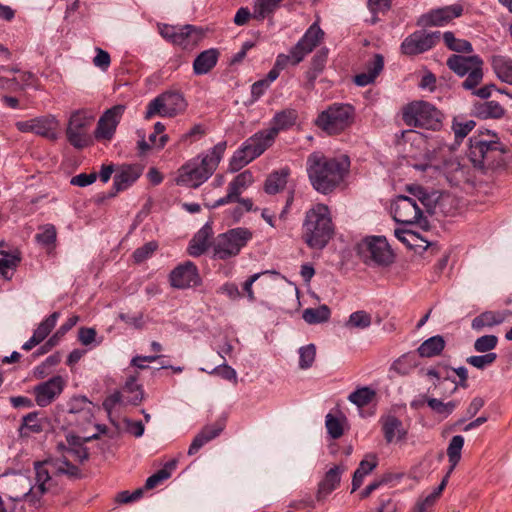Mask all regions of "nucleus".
Wrapping results in <instances>:
<instances>
[{
	"label": "nucleus",
	"instance_id": "obj_1",
	"mask_svg": "<svg viewBox=\"0 0 512 512\" xmlns=\"http://www.w3.org/2000/svg\"><path fill=\"white\" fill-rule=\"evenodd\" d=\"M34 469L36 484L32 485L28 477L21 475L16 478V482L22 487V491L10 495L12 501H24L34 509L42 507V497L50 488L56 485V477L66 475L69 478H77L80 475L79 468L73 465L66 456L35 462Z\"/></svg>",
	"mask_w": 512,
	"mask_h": 512
},
{
	"label": "nucleus",
	"instance_id": "obj_2",
	"mask_svg": "<svg viewBox=\"0 0 512 512\" xmlns=\"http://www.w3.org/2000/svg\"><path fill=\"white\" fill-rule=\"evenodd\" d=\"M349 166L347 156L326 157L320 152L310 154L306 162L311 185L322 194L330 193L343 181Z\"/></svg>",
	"mask_w": 512,
	"mask_h": 512
},
{
	"label": "nucleus",
	"instance_id": "obj_3",
	"mask_svg": "<svg viewBox=\"0 0 512 512\" xmlns=\"http://www.w3.org/2000/svg\"><path fill=\"white\" fill-rule=\"evenodd\" d=\"M226 142L217 143L201 160L194 158L183 165L176 178L178 185L197 188L206 182L217 169L226 150Z\"/></svg>",
	"mask_w": 512,
	"mask_h": 512
},
{
	"label": "nucleus",
	"instance_id": "obj_4",
	"mask_svg": "<svg viewBox=\"0 0 512 512\" xmlns=\"http://www.w3.org/2000/svg\"><path fill=\"white\" fill-rule=\"evenodd\" d=\"M482 137L470 138L468 156L475 167L497 168L506 165L510 160L511 150L497 139L495 133Z\"/></svg>",
	"mask_w": 512,
	"mask_h": 512
},
{
	"label": "nucleus",
	"instance_id": "obj_5",
	"mask_svg": "<svg viewBox=\"0 0 512 512\" xmlns=\"http://www.w3.org/2000/svg\"><path fill=\"white\" fill-rule=\"evenodd\" d=\"M303 240L311 248L323 249L334 234L328 206L316 204L306 212L303 222Z\"/></svg>",
	"mask_w": 512,
	"mask_h": 512
},
{
	"label": "nucleus",
	"instance_id": "obj_6",
	"mask_svg": "<svg viewBox=\"0 0 512 512\" xmlns=\"http://www.w3.org/2000/svg\"><path fill=\"white\" fill-rule=\"evenodd\" d=\"M402 119L408 126L437 131L442 127L443 114L426 101H413L402 111Z\"/></svg>",
	"mask_w": 512,
	"mask_h": 512
},
{
	"label": "nucleus",
	"instance_id": "obj_7",
	"mask_svg": "<svg viewBox=\"0 0 512 512\" xmlns=\"http://www.w3.org/2000/svg\"><path fill=\"white\" fill-rule=\"evenodd\" d=\"M354 117L353 106L334 103L318 115L315 124L328 135H337L352 125Z\"/></svg>",
	"mask_w": 512,
	"mask_h": 512
},
{
	"label": "nucleus",
	"instance_id": "obj_8",
	"mask_svg": "<svg viewBox=\"0 0 512 512\" xmlns=\"http://www.w3.org/2000/svg\"><path fill=\"white\" fill-rule=\"evenodd\" d=\"M447 66L458 76H467L462 82V87L466 90H474L483 79V61L477 55L453 54L447 59Z\"/></svg>",
	"mask_w": 512,
	"mask_h": 512
},
{
	"label": "nucleus",
	"instance_id": "obj_9",
	"mask_svg": "<svg viewBox=\"0 0 512 512\" xmlns=\"http://www.w3.org/2000/svg\"><path fill=\"white\" fill-rule=\"evenodd\" d=\"M252 236V232L245 227L233 228L218 235L213 244L214 257L226 260L238 255Z\"/></svg>",
	"mask_w": 512,
	"mask_h": 512
},
{
	"label": "nucleus",
	"instance_id": "obj_10",
	"mask_svg": "<svg viewBox=\"0 0 512 512\" xmlns=\"http://www.w3.org/2000/svg\"><path fill=\"white\" fill-rule=\"evenodd\" d=\"M94 115L87 109H79L71 113L66 137L68 142L76 149H82L89 145L90 139L87 133Z\"/></svg>",
	"mask_w": 512,
	"mask_h": 512
},
{
	"label": "nucleus",
	"instance_id": "obj_11",
	"mask_svg": "<svg viewBox=\"0 0 512 512\" xmlns=\"http://www.w3.org/2000/svg\"><path fill=\"white\" fill-rule=\"evenodd\" d=\"M187 102L179 92H165L154 98L147 105L145 118L150 119L158 114L163 117H174L185 111Z\"/></svg>",
	"mask_w": 512,
	"mask_h": 512
},
{
	"label": "nucleus",
	"instance_id": "obj_12",
	"mask_svg": "<svg viewBox=\"0 0 512 512\" xmlns=\"http://www.w3.org/2000/svg\"><path fill=\"white\" fill-rule=\"evenodd\" d=\"M393 218L396 222L405 225L419 224L422 226L423 222H427L416 200L405 195L397 196L393 206Z\"/></svg>",
	"mask_w": 512,
	"mask_h": 512
},
{
	"label": "nucleus",
	"instance_id": "obj_13",
	"mask_svg": "<svg viewBox=\"0 0 512 512\" xmlns=\"http://www.w3.org/2000/svg\"><path fill=\"white\" fill-rule=\"evenodd\" d=\"M441 33L439 31L427 33L418 30L406 37L401 44L403 54L412 56L424 53L430 50L440 40Z\"/></svg>",
	"mask_w": 512,
	"mask_h": 512
},
{
	"label": "nucleus",
	"instance_id": "obj_14",
	"mask_svg": "<svg viewBox=\"0 0 512 512\" xmlns=\"http://www.w3.org/2000/svg\"><path fill=\"white\" fill-rule=\"evenodd\" d=\"M126 110L122 104L107 109L99 118L94 137L98 141H110L116 132L117 126Z\"/></svg>",
	"mask_w": 512,
	"mask_h": 512
},
{
	"label": "nucleus",
	"instance_id": "obj_15",
	"mask_svg": "<svg viewBox=\"0 0 512 512\" xmlns=\"http://www.w3.org/2000/svg\"><path fill=\"white\" fill-rule=\"evenodd\" d=\"M169 280L171 286L177 289H187L201 283L197 266L191 261L175 267L170 273Z\"/></svg>",
	"mask_w": 512,
	"mask_h": 512
},
{
	"label": "nucleus",
	"instance_id": "obj_16",
	"mask_svg": "<svg viewBox=\"0 0 512 512\" xmlns=\"http://www.w3.org/2000/svg\"><path fill=\"white\" fill-rule=\"evenodd\" d=\"M362 253L378 265H388L392 262L393 254L384 237H371L362 245Z\"/></svg>",
	"mask_w": 512,
	"mask_h": 512
},
{
	"label": "nucleus",
	"instance_id": "obj_17",
	"mask_svg": "<svg viewBox=\"0 0 512 512\" xmlns=\"http://www.w3.org/2000/svg\"><path fill=\"white\" fill-rule=\"evenodd\" d=\"M65 382L61 376H54L34 387L35 401L38 406L46 407L63 391Z\"/></svg>",
	"mask_w": 512,
	"mask_h": 512
},
{
	"label": "nucleus",
	"instance_id": "obj_18",
	"mask_svg": "<svg viewBox=\"0 0 512 512\" xmlns=\"http://www.w3.org/2000/svg\"><path fill=\"white\" fill-rule=\"evenodd\" d=\"M253 175L250 171H244L238 174L229 184L227 188V194L215 201L210 208H217L222 205L234 203L238 196H241L242 192L253 183Z\"/></svg>",
	"mask_w": 512,
	"mask_h": 512
},
{
	"label": "nucleus",
	"instance_id": "obj_19",
	"mask_svg": "<svg viewBox=\"0 0 512 512\" xmlns=\"http://www.w3.org/2000/svg\"><path fill=\"white\" fill-rule=\"evenodd\" d=\"M462 11V6L458 4L438 8L423 15L420 24L424 26H443L453 18L461 16Z\"/></svg>",
	"mask_w": 512,
	"mask_h": 512
},
{
	"label": "nucleus",
	"instance_id": "obj_20",
	"mask_svg": "<svg viewBox=\"0 0 512 512\" xmlns=\"http://www.w3.org/2000/svg\"><path fill=\"white\" fill-rule=\"evenodd\" d=\"M276 138V130L265 129L258 131L249 137L243 144L248 151L255 157H259L264 151L269 148Z\"/></svg>",
	"mask_w": 512,
	"mask_h": 512
},
{
	"label": "nucleus",
	"instance_id": "obj_21",
	"mask_svg": "<svg viewBox=\"0 0 512 512\" xmlns=\"http://www.w3.org/2000/svg\"><path fill=\"white\" fill-rule=\"evenodd\" d=\"M142 174V168L136 164H126L120 166L116 170L113 180V188L116 193L126 190L130 187Z\"/></svg>",
	"mask_w": 512,
	"mask_h": 512
},
{
	"label": "nucleus",
	"instance_id": "obj_22",
	"mask_svg": "<svg viewBox=\"0 0 512 512\" xmlns=\"http://www.w3.org/2000/svg\"><path fill=\"white\" fill-rule=\"evenodd\" d=\"M203 37V32L200 28L193 25L179 26L173 40L174 45H178L184 49L195 46Z\"/></svg>",
	"mask_w": 512,
	"mask_h": 512
},
{
	"label": "nucleus",
	"instance_id": "obj_23",
	"mask_svg": "<svg viewBox=\"0 0 512 512\" xmlns=\"http://www.w3.org/2000/svg\"><path fill=\"white\" fill-rule=\"evenodd\" d=\"M384 67V58L381 54H375L366 65V71L354 77L356 85L364 87L374 82Z\"/></svg>",
	"mask_w": 512,
	"mask_h": 512
},
{
	"label": "nucleus",
	"instance_id": "obj_24",
	"mask_svg": "<svg viewBox=\"0 0 512 512\" xmlns=\"http://www.w3.org/2000/svg\"><path fill=\"white\" fill-rule=\"evenodd\" d=\"M344 471V467L334 466L326 472L323 480L318 485V500L325 498L339 486Z\"/></svg>",
	"mask_w": 512,
	"mask_h": 512
},
{
	"label": "nucleus",
	"instance_id": "obj_25",
	"mask_svg": "<svg viewBox=\"0 0 512 512\" xmlns=\"http://www.w3.org/2000/svg\"><path fill=\"white\" fill-rule=\"evenodd\" d=\"M59 121L53 115H45L33 119L34 133L49 140L58 138Z\"/></svg>",
	"mask_w": 512,
	"mask_h": 512
},
{
	"label": "nucleus",
	"instance_id": "obj_26",
	"mask_svg": "<svg viewBox=\"0 0 512 512\" xmlns=\"http://www.w3.org/2000/svg\"><path fill=\"white\" fill-rule=\"evenodd\" d=\"M219 51L216 48H210L202 51L193 62V72L195 75H205L209 73L217 64Z\"/></svg>",
	"mask_w": 512,
	"mask_h": 512
},
{
	"label": "nucleus",
	"instance_id": "obj_27",
	"mask_svg": "<svg viewBox=\"0 0 512 512\" xmlns=\"http://www.w3.org/2000/svg\"><path fill=\"white\" fill-rule=\"evenodd\" d=\"M223 428V424L205 426L193 439L188 449V455L196 454L206 443L216 438L222 432Z\"/></svg>",
	"mask_w": 512,
	"mask_h": 512
},
{
	"label": "nucleus",
	"instance_id": "obj_28",
	"mask_svg": "<svg viewBox=\"0 0 512 512\" xmlns=\"http://www.w3.org/2000/svg\"><path fill=\"white\" fill-rule=\"evenodd\" d=\"M506 319L504 312L485 311L476 316L471 322V328L475 331H482L485 328H492L502 324Z\"/></svg>",
	"mask_w": 512,
	"mask_h": 512
},
{
	"label": "nucleus",
	"instance_id": "obj_29",
	"mask_svg": "<svg viewBox=\"0 0 512 512\" xmlns=\"http://www.w3.org/2000/svg\"><path fill=\"white\" fill-rule=\"evenodd\" d=\"M212 229L209 225H204L192 238L188 247L189 255L198 257L202 255L209 246V239Z\"/></svg>",
	"mask_w": 512,
	"mask_h": 512
},
{
	"label": "nucleus",
	"instance_id": "obj_30",
	"mask_svg": "<svg viewBox=\"0 0 512 512\" xmlns=\"http://www.w3.org/2000/svg\"><path fill=\"white\" fill-rule=\"evenodd\" d=\"M491 65L501 81L508 84L512 82V58L505 55H494L491 59Z\"/></svg>",
	"mask_w": 512,
	"mask_h": 512
},
{
	"label": "nucleus",
	"instance_id": "obj_31",
	"mask_svg": "<svg viewBox=\"0 0 512 512\" xmlns=\"http://www.w3.org/2000/svg\"><path fill=\"white\" fill-rule=\"evenodd\" d=\"M329 50L325 47L319 49L313 56L309 70L306 72V78L310 86L314 85L315 80L321 74L326 66Z\"/></svg>",
	"mask_w": 512,
	"mask_h": 512
},
{
	"label": "nucleus",
	"instance_id": "obj_32",
	"mask_svg": "<svg viewBox=\"0 0 512 512\" xmlns=\"http://www.w3.org/2000/svg\"><path fill=\"white\" fill-rule=\"evenodd\" d=\"M446 342L441 335H435L426 339L418 348L417 353L420 357L431 358L441 354Z\"/></svg>",
	"mask_w": 512,
	"mask_h": 512
},
{
	"label": "nucleus",
	"instance_id": "obj_33",
	"mask_svg": "<svg viewBox=\"0 0 512 512\" xmlns=\"http://www.w3.org/2000/svg\"><path fill=\"white\" fill-rule=\"evenodd\" d=\"M504 108L496 101H486L474 105L473 113L481 119H499L504 115Z\"/></svg>",
	"mask_w": 512,
	"mask_h": 512
},
{
	"label": "nucleus",
	"instance_id": "obj_34",
	"mask_svg": "<svg viewBox=\"0 0 512 512\" xmlns=\"http://www.w3.org/2000/svg\"><path fill=\"white\" fill-rule=\"evenodd\" d=\"M95 438H97V435L87 437L81 441L78 436H68L67 442L69 447L66 448V453L81 463L86 461L89 457V453L87 448L83 445V442H87Z\"/></svg>",
	"mask_w": 512,
	"mask_h": 512
},
{
	"label": "nucleus",
	"instance_id": "obj_35",
	"mask_svg": "<svg viewBox=\"0 0 512 512\" xmlns=\"http://www.w3.org/2000/svg\"><path fill=\"white\" fill-rule=\"evenodd\" d=\"M289 169L283 168L271 173L264 183V190L267 194L274 195L283 190L287 184Z\"/></svg>",
	"mask_w": 512,
	"mask_h": 512
},
{
	"label": "nucleus",
	"instance_id": "obj_36",
	"mask_svg": "<svg viewBox=\"0 0 512 512\" xmlns=\"http://www.w3.org/2000/svg\"><path fill=\"white\" fill-rule=\"evenodd\" d=\"M384 437L388 443L402 440L406 431L403 429L402 422L395 416H388L383 422Z\"/></svg>",
	"mask_w": 512,
	"mask_h": 512
},
{
	"label": "nucleus",
	"instance_id": "obj_37",
	"mask_svg": "<svg viewBox=\"0 0 512 512\" xmlns=\"http://www.w3.org/2000/svg\"><path fill=\"white\" fill-rule=\"evenodd\" d=\"M0 255V274L4 279L10 280L12 278L13 272L16 270L21 261L20 252L14 251L12 253H8L1 251Z\"/></svg>",
	"mask_w": 512,
	"mask_h": 512
},
{
	"label": "nucleus",
	"instance_id": "obj_38",
	"mask_svg": "<svg viewBox=\"0 0 512 512\" xmlns=\"http://www.w3.org/2000/svg\"><path fill=\"white\" fill-rule=\"evenodd\" d=\"M121 392L124 394L125 404L128 405H137L143 399V390L137 383L135 376L126 380Z\"/></svg>",
	"mask_w": 512,
	"mask_h": 512
},
{
	"label": "nucleus",
	"instance_id": "obj_39",
	"mask_svg": "<svg viewBox=\"0 0 512 512\" xmlns=\"http://www.w3.org/2000/svg\"><path fill=\"white\" fill-rule=\"evenodd\" d=\"M323 37V30L317 22H314L298 42H300L306 49H309V52L311 53L313 49L319 45Z\"/></svg>",
	"mask_w": 512,
	"mask_h": 512
},
{
	"label": "nucleus",
	"instance_id": "obj_40",
	"mask_svg": "<svg viewBox=\"0 0 512 512\" xmlns=\"http://www.w3.org/2000/svg\"><path fill=\"white\" fill-rule=\"evenodd\" d=\"M331 311L327 305H320L317 308H307L302 313V318L308 324H319L330 319Z\"/></svg>",
	"mask_w": 512,
	"mask_h": 512
},
{
	"label": "nucleus",
	"instance_id": "obj_41",
	"mask_svg": "<svg viewBox=\"0 0 512 512\" xmlns=\"http://www.w3.org/2000/svg\"><path fill=\"white\" fill-rule=\"evenodd\" d=\"M297 120V112L294 109H286L277 112L272 120L273 126L270 129L276 130V136L280 130L291 127Z\"/></svg>",
	"mask_w": 512,
	"mask_h": 512
},
{
	"label": "nucleus",
	"instance_id": "obj_42",
	"mask_svg": "<svg viewBox=\"0 0 512 512\" xmlns=\"http://www.w3.org/2000/svg\"><path fill=\"white\" fill-rule=\"evenodd\" d=\"M372 324V316L364 310H358L350 314L348 320L344 323L347 329L364 330Z\"/></svg>",
	"mask_w": 512,
	"mask_h": 512
},
{
	"label": "nucleus",
	"instance_id": "obj_43",
	"mask_svg": "<svg viewBox=\"0 0 512 512\" xmlns=\"http://www.w3.org/2000/svg\"><path fill=\"white\" fill-rule=\"evenodd\" d=\"M283 0H256L252 16L255 19L263 20L273 14Z\"/></svg>",
	"mask_w": 512,
	"mask_h": 512
},
{
	"label": "nucleus",
	"instance_id": "obj_44",
	"mask_svg": "<svg viewBox=\"0 0 512 512\" xmlns=\"http://www.w3.org/2000/svg\"><path fill=\"white\" fill-rule=\"evenodd\" d=\"M463 445H464V438L461 435H455L450 440V443L447 448V455H448L449 462L451 464V466L448 470L449 473H451L454 470V468L460 461Z\"/></svg>",
	"mask_w": 512,
	"mask_h": 512
},
{
	"label": "nucleus",
	"instance_id": "obj_45",
	"mask_svg": "<svg viewBox=\"0 0 512 512\" xmlns=\"http://www.w3.org/2000/svg\"><path fill=\"white\" fill-rule=\"evenodd\" d=\"M255 157L247 150L244 144L237 149L229 162V168L232 172L241 170L244 166L249 164Z\"/></svg>",
	"mask_w": 512,
	"mask_h": 512
},
{
	"label": "nucleus",
	"instance_id": "obj_46",
	"mask_svg": "<svg viewBox=\"0 0 512 512\" xmlns=\"http://www.w3.org/2000/svg\"><path fill=\"white\" fill-rule=\"evenodd\" d=\"M427 405L433 412L446 418L454 412L459 405V401L443 402L437 398H428Z\"/></svg>",
	"mask_w": 512,
	"mask_h": 512
},
{
	"label": "nucleus",
	"instance_id": "obj_47",
	"mask_svg": "<svg viewBox=\"0 0 512 512\" xmlns=\"http://www.w3.org/2000/svg\"><path fill=\"white\" fill-rule=\"evenodd\" d=\"M175 466H176L175 461L168 462L164 466V468L158 470L156 473H154L153 475L149 476L146 479L144 488L147 490L153 489L156 486H158L160 483H162L163 481L170 478L171 471L175 468Z\"/></svg>",
	"mask_w": 512,
	"mask_h": 512
},
{
	"label": "nucleus",
	"instance_id": "obj_48",
	"mask_svg": "<svg viewBox=\"0 0 512 512\" xmlns=\"http://www.w3.org/2000/svg\"><path fill=\"white\" fill-rule=\"evenodd\" d=\"M374 396V390L369 387H361L353 391L348 396V400L355 404L357 407L362 408L368 405L373 400Z\"/></svg>",
	"mask_w": 512,
	"mask_h": 512
},
{
	"label": "nucleus",
	"instance_id": "obj_49",
	"mask_svg": "<svg viewBox=\"0 0 512 512\" xmlns=\"http://www.w3.org/2000/svg\"><path fill=\"white\" fill-rule=\"evenodd\" d=\"M443 40L446 46L452 51L470 53L473 50L469 41L457 39L450 31L443 34Z\"/></svg>",
	"mask_w": 512,
	"mask_h": 512
},
{
	"label": "nucleus",
	"instance_id": "obj_50",
	"mask_svg": "<svg viewBox=\"0 0 512 512\" xmlns=\"http://www.w3.org/2000/svg\"><path fill=\"white\" fill-rule=\"evenodd\" d=\"M498 356L496 353H483L482 355H472L466 358V363L472 367L484 370L492 366L497 360Z\"/></svg>",
	"mask_w": 512,
	"mask_h": 512
},
{
	"label": "nucleus",
	"instance_id": "obj_51",
	"mask_svg": "<svg viewBox=\"0 0 512 512\" xmlns=\"http://www.w3.org/2000/svg\"><path fill=\"white\" fill-rule=\"evenodd\" d=\"M59 316V312H53L50 316H48L38 325V327L34 330L33 335H35L37 339L40 340V342H42L55 327Z\"/></svg>",
	"mask_w": 512,
	"mask_h": 512
},
{
	"label": "nucleus",
	"instance_id": "obj_52",
	"mask_svg": "<svg viewBox=\"0 0 512 512\" xmlns=\"http://www.w3.org/2000/svg\"><path fill=\"white\" fill-rule=\"evenodd\" d=\"M498 337L492 334L483 335L477 338L474 342L473 348L478 353H494L493 350L497 347Z\"/></svg>",
	"mask_w": 512,
	"mask_h": 512
},
{
	"label": "nucleus",
	"instance_id": "obj_53",
	"mask_svg": "<svg viewBox=\"0 0 512 512\" xmlns=\"http://www.w3.org/2000/svg\"><path fill=\"white\" fill-rule=\"evenodd\" d=\"M79 321V317L73 315L69 317L65 323H63L60 328L48 339V348H53L56 346L60 339L70 330L72 329L77 322Z\"/></svg>",
	"mask_w": 512,
	"mask_h": 512
},
{
	"label": "nucleus",
	"instance_id": "obj_54",
	"mask_svg": "<svg viewBox=\"0 0 512 512\" xmlns=\"http://www.w3.org/2000/svg\"><path fill=\"white\" fill-rule=\"evenodd\" d=\"M407 192L415 199L419 201L423 207L428 211L432 208V199L427 191L419 185H408L406 187Z\"/></svg>",
	"mask_w": 512,
	"mask_h": 512
},
{
	"label": "nucleus",
	"instance_id": "obj_55",
	"mask_svg": "<svg viewBox=\"0 0 512 512\" xmlns=\"http://www.w3.org/2000/svg\"><path fill=\"white\" fill-rule=\"evenodd\" d=\"M476 123L473 120H463L460 117H455L452 122V130L456 139L465 138L471 130L475 127Z\"/></svg>",
	"mask_w": 512,
	"mask_h": 512
},
{
	"label": "nucleus",
	"instance_id": "obj_56",
	"mask_svg": "<svg viewBox=\"0 0 512 512\" xmlns=\"http://www.w3.org/2000/svg\"><path fill=\"white\" fill-rule=\"evenodd\" d=\"M316 357V347L314 344L302 346L299 349V367L308 369L312 366Z\"/></svg>",
	"mask_w": 512,
	"mask_h": 512
},
{
	"label": "nucleus",
	"instance_id": "obj_57",
	"mask_svg": "<svg viewBox=\"0 0 512 512\" xmlns=\"http://www.w3.org/2000/svg\"><path fill=\"white\" fill-rule=\"evenodd\" d=\"M393 369L400 375H408L416 367V361L411 355H402L393 363Z\"/></svg>",
	"mask_w": 512,
	"mask_h": 512
},
{
	"label": "nucleus",
	"instance_id": "obj_58",
	"mask_svg": "<svg viewBox=\"0 0 512 512\" xmlns=\"http://www.w3.org/2000/svg\"><path fill=\"white\" fill-rule=\"evenodd\" d=\"M395 237L410 248L418 246V241H423L418 233L407 229H395Z\"/></svg>",
	"mask_w": 512,
	"mask_h": 512
},
{
	"label": "nucleus",
	"instance_id": "obj_59",
	"mask_svg": "<svg viewBox=\"0 0 512 512\" xmlns=\"http://www.w3.org/2000/svg\"><path fill=\"white\" fill-rule=\"evenodd\" d=\"M325 425L327 432L333 439H338L343 435V427L341 421L332 414L326 415Z\"/></svg>",
	"mask_w": 512,
	"mask_h": 512
},
{
	"label": "nucleus",
	"instance_id": "obj_60",
	"mask_svg": "<svg viewBox=\"0 0 512 512\" xmlns=\"http://www.w3.org/2000/svg\"><path fill=\"white\" fill-rule=\"evenodd\" d=\"M158 248V244L155 241H150L143 246L137 248L133 252V258L135 262L140 263L149 258Z\"/></svg>",
	"mask_w": 512,
	"mask_h": 512
},
{
	"label": "nucleus",
	"instance_id": "obj_61",
	"mask_svg": "<svg viewBox=\"0 0 512 512\" xmlns=\"http://www.w3.org/2000/svg\"><path fill=\"white\" fill-rule=\"evenodd\" d=\"M209 374H217L221 378L233 382L235 385L238 382L235 369L225 363L215 367Z\"/></svg>",
	"mask_w": 512,
	"mask_h": 512
},
{
	"label": "nucleus",
	"instance_id": "obj_62",
	"mask_svg": "<svg viewBox=\"0 0 512 512\" xmlns=\"http://www.w3.org/2000/svg\"><path fill=\"white\" fill-rule=\"evenodd\" d=\"M117 405H126L124 394L121 391H115L103 401V408L108 414H110Z\"/></svg>",
	"mask_w": 512,
	"mask_h": 512
},
{
	"label": "nucleus",
	"instance_id": "obj_63",
	"mask_svg": "<svg viewBox=\"0 0 512 512\" xmlns=\"http://www.w3.org/2000/svg\"><path fill=\"white\" fill-rule=\"evenodd\" d=\"M36 240L42 245L53 244L56 240V229L53 225H46L42 232L36 234Z\"/></svg>",
	"mask_w": 512,
	"mask_h": 512
},
{
	"label": "nucleus",
	"instance_id": "obj_64",
	"mask_svg": "<svg viewBox=\"0 0 512 512\" xmlns=\"http://www.w3.org/2000/svg\"><path fill=\"white\" fill-rule=\"evenodd\" d=\"M378 465L377 457L375 454H367L365 458L359 463L356 469L365 476L369 475Z\"/></svg>",
	"mask_w": 512,
	"mask_h": 512
}]
</instances>
